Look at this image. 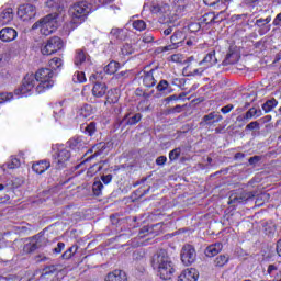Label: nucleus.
I'll list each match as a JSON object with an SVG mask.
<instances>
[{
	"label": "nucleus",
	"instance_id": "1",
	"mask_svg": "<svg viewBox=\"0 0 281 281\" xmlns=\"http://www.w3.org/2000/svg\"><path fill=\"white\" fill-rule=\"evenodd\" d=\"M52 78H54V71L49 68H41L35 72V75L27 74L24 77L20 89L15 90V93L27 95V93L34 89L36 82H40L36 86V92L43 93V91H47V89H52L54 87V80H52Z\"/></svg>",
	"mask_w": 281,
	"mask_h": 281
},
{
	"label": "nucleus",
	"instance_id": "2",
	"mask_svg": "<svg viewBox=\"0 0 281 281\" xmlns=\"http://www.w3.org/2000/svg\"><path fill=\"white\" fill-rule=\"evenodd\" d=\"M151 267L158 271V276H160L161 280L172 279V274L175 273V266L172 260H170L166 249H160L154 254L151 257Z\"/></svg>",
	"mask_w": 281,
	"mask_h": 281
},
{
	"label": "nucleus",
	"instance_id": "3",
	"mask_svg": "<svg viewBox=\"0 0 281 281\" xmlns=\"http://www.w3.org/2000/svg\"><path fill=\"white\" fill-rule=\"evenodd\" d=\"M91 9H92V5H91V2L89 1L82 0L75 3L69 9L71 21L66 24V27H70V30H76L78 25L87 21V16H89Z\"/></svg>",
	"mask_w": 281,
	"mask_h": 281
},
{
	"label": "nucleus",
	"instance_id": "4",
	"mask_svg": "<svg viewBox=\"0 0 281 281\" xmlns=\"http://www.w3.org/2000/svg\"><path fill=\"white\" fill-rule=\"evenodd\" d=\"M43 36H49L58 30V13H50L33 24V30H38Z\"/></svg>",
	"mask_w": 281,
	"mask_h": 281
},
{
	"label": "nucleus",
	"instance_id": "5",
	"mask_svg": "<svg viewBox=\"0 0 281 281\" xmlns=\"http://www.w3.org/2000/svg\"><path fill=\"white\" fill-rule=\"evenodd\" d=\"M63 47H65L63 40L58 36H53L42 44L41 53L43 56H52V54L60 52Z\"/></svg>",
	"mask_w": 281,
	"mask_h": 281
},
{
	"label": "nucleus",
	"instance_id": "6",
	"mask_svg": "<svg viewBox=\"0 0 281 281\" xmlns=\"http://www.w3.org/2000/svg\"><path fill=\"white\" fill-rule=\"evenodd\" d=\"M18 16L21 21H32L36 19V7L33 4H22L18 9Z\"/></svg>",
	"mask_w": 281,
	"mask_h": 281
},
{
	"label": "nucleus",
	"instance_id": "7",
	"mask_svg": "<svg viewBox=\"0 0 281 281\" xmlns=\"http://www.w3.org/2000/svg\"><path fill=\"white\" fill-rule=\"evenodd\" d=\"M256 196V191H243L237 194H233L229 196V205H240V203H247V201H251Z\"/></svg>",
	"mask_w": 281,
	"mask_h": 281
},
{
	"label": "nucleus",
	"instance_id": "8",
	"mask_svg": "<svg viewBox=\"0 0 281 281\" xmlns=\"http://www.w3.org/2000/svg\"><path fill=\"white\" fill-rule=\"evenodd\" d=\"M180 256L186 267H189V265H192L194 260H196V250L192 245H184L181 249Z\"/></svg>",
	"mask_w": 281,
	"mask_h": 281
},
{
	"label": "nucleus",
	"instance_id": "9",
	"mask_svg": "<svg viewBox=\"0 0 281 281\" xmlns=\"http://www.w3.org/2000/svg\"><path fill=\"white\" fill-rule=\"evenodd\" d=\"M162 225L161 223L151 224L140 228L138 233V238H146V236H159L161 234Z\"/></svg>",
	"mask_w": 281,
	"mask_h": 281
},
{
	"label": "nucleus",
	"instance_id": "10",
	"mask_svg": "<svg viewBox=\"0 0 281 281\" xmlns=\"http://www.w3.org/2000/svg\"><path fill=\"white\" fill-rule=\"evenodd\" d=\"M71 159V151H69L67 148L58 149L56 154V160L57 170H63V168H67V162Z\"/></svg>",
	"mask_w": 281,
	"mask_h": 281
},
{
	"label": "nucleus",
	"instance_id": "11",
	"mask_svg": "<svg viewBox=\"0 0 281 281\" xmlns=\"http://www.w3.org/2000/svg\"><path fill=\"white\" fill-rule=\"evenodd\" d=\"M138 122H142V113H127L124 115L123 120L120 121V126H135V124H138Z\"/></svg>",
	"mask_w": 281,
	"mask_h": 281
},
{
	"label": "nucleus",
	"instance_id": "12",
	"mask_svg": "<svg viewBox=\"0 0 281 281\" xmlns=\"http://www.w3.org/2000/svg\"><path fill=\"white\" fill-rule=\"evenodd\" d=\"M223 115L211 112L202 117V121L200 122L201 126H213V124H216L218 122H222Z\"/></svg>",
	"mask_w": 281,
	"mask_h": 281
},
{
	"label": "nucleus",
	"instance_id": "13",
	"mask_svg": "<svg viewBox=\"0 0 281 281\" xmlns=\"http://www.w3.org/2000/svg\"><path fill=\"white\" fill-rule=\"evenodd\" d=\"M16 36H19V33L12 27H4L0 31V41H3V43L14 41L16 40Z\"/></svg>",
	"mask_w": 281,
	"mask_h": 281
},
{
	"label": "nucleus",
	"instance_id": "14",
	"mask_svg": "<svg viewBox=\"0 0 281 281\" xmlns=\"http://www.w3.org/2000/svg\"><path fill=\"white\" fill-rule=\"evenodd\" d=\"M199 280V271L194 268L183 270L178 277V281H196Z\"/></svg>",
	"mask_w": 281,
	"mask_h": 281
},
{
	"label": "nucleus",
	"instance_id": "15",
	"mask_svg": "<svg viewBox=\"0 0 281 281\" xmlns=\"http://www.w3.org/2000/svg\"><path fill=\"white\" fill-rule=\"evenodd\" d=\"M67 144L72 150H85L87 148V140L82 139V136L70 138Z\"/></svg>",
	"mask_w": 281,
	"mask_h": 281
},
{
	"label": "nucleus",
	"instance_id": "16",
	"mask_svg": "<svg viewBox=\"0 0 281 281\" xmlns=\"http://www.w3.org/2000/svg\"><path fill=\"white\" fill-rule=\"evenodd\" d=\"M269 23H271V15L266 19L260 18L256 20L255 25L259 27V34L261 36L271 30V25H269Z\"/></svg>",
	"mask_w": 281,
	"mask_h": 281
},
{
	"label": "nucleus",
	"instance_id": "17",
	"mask_svg": "<svg viewBox=\"0 0 281 281\" xmlns=\"http://www.w3.org/2000/svg\"><path fill=\"white\" fill-rule=\"evenodd\" d=\"M52 168V162L49 160H40L32 165V170L36 172V175H43V172H47Z\"/></svg>",
	"mask_w": 281,
	"mask_h": 281
},
{
	"label": "nucleus",
	"instance_id": "18",
	"mask_svg": "<svg viewBox=\"0 0 281 281\" xmlns=\"http://www.w3.org/2000/svg\"><path fill=\"white\" fill-rule=\"evenodd\" d=\"M14 21V9L7 8L0 13V25H8Z\"/></svg>",
	"mask_w": 281,
	"mask_h": 281
},
{
	"label": "nucleus",
	"instance_id": "19",
	"mask_svg": "<svg viewBox=\"0 0 281 281\" xmlns=\"http://www.w3.org/2000/svg\"><path fill=\"white\" fill-rule=\"evenodd\" d=\"M218 63V59L216 58V50H211L204 58L199 63V65H204V69H207L210 67H213V65H216Z\"/></svg>",
	"mask_w": 281,
	"mask_h": 281
},
{
	"label": "nucleus",
	"instance_id": "20",
	"mask_svg": "<svg viewBox=\"0 0 281 281\" xmlns=\"http://www.w3.org/2000/svg\"><path fill=\"white\" fill-rule=\"evenodd\" d=\"M106 83L95 82L92 88V95H94V98H104V95H106Z\"/></svg>",
	"mask_w": 281,
	"mask_h": 281
},
{
	"label": "nucleus",
	"instance_id": "21",
	"mask_svg": "<svg viewBox=\"0 0 281 281\" xmlns=\"http://www.w3.org/2000/svg\"><path fill=\"white\" fill-rule=\"evenodd\" d=\"M223 250V244L221 243H215L210 245L204 254L205 256H207V258H214V256H217V254H221V251Z\"/></svg>",
	"mask_w": 281,
	"mask_h": 281
},
{
	"label": "nucleus",
	"instance_id": "22",
	"mask_svg": "<svg viewBox=\"0 0 281 281\" xmlns=\"http://www.w3.org/2000/svg\"><path fill=\"white\" fill-rule=\"evenodd\" d=\"M106 143H98L92 148L88 149L87 153H94L89 159H93V157H100V155H104V150H106Z\"/></svg>",
	"mask_w": 281,
	"mask_h": 281
},
{
	"label": "nucleus",
	"instance_id": "23",
	"mask_svg": "<svg viewBox=\"0 0 281 281\" xmlns=\"http://www.w3.org/2000/svg\"><path fill=\"white\" fill-rule=\"evenodd\" d=\"M140 80H142L144 87H147L148 89H150V87H155V85H157V80H155V77L153 76V70H150L149 72H144L140 76Z\"/></svg>",
	"mask_w": 281,
	"mask_h": 281
},
{
	"label": "nucleus",
	"instance_id": "24",
	"mask_svg": "<svg viewBox=\"0 0 281 281\" xmlns=\"http://www.w3.org/2000/svg\"><path fill=\"white\" fill-rule=\"evenodd\" d=\"M126 272L122 270H114L105 277V281H126Z\"/></svg>",
	"mask_w": 281,
	"mask_h": 281
},
{
	"label": "nucleus",
	"instance_id": "25",
	"mask_svg": "<svg viewBox=\"0 0 281 281\" xmlns=\"http://www.w3.org/2000/svg\"><path fill=\"white\" fill-rule=\"evenodd\" d=\"M179 36H181V33H173L170 37L171 44L162 47L161 52H170L172 49H177L179 47V43H181Z\"/></svg>",
	"mask_w": 281,
	"mask_h": 281
},
{
	"label": "nucleus",
	"instance_id": "26",
	"mask_svg": "<svg viewBox=\"0 0 281 281\" xmlns=\"http://www.w3.org/2000/svg\"><path fill=\"white\" fill-rule=\"evenodd\" d=\"M80 130L85 135H88L89 137H93V135H95L98 131V127L95 126V122H90V123L82 124L80 126Z\"/></svg>",
	"mask_w": 281,
	"mask_h": 281
},
{
	"label": "nucleus",
	"instance_id": "27",
	"mask_svg": "<svg viewBox=\"0 0 281 281\" xmlns=\"http://www.w3.org/2000/svg\"><path fill=\"white\" fill-rule=\"evenodd\" d=\"M87 60H89V55H87V52H85V49H77L75 54V65L80 67V65L87 63Z\"/></svg>",
	"mask_w": 281,
	"mask_h": 281
},
{
	"label": "nucleus",
	"instance_id": "28",
	"mask_svg": "<svg viewBox=\"0 0 281 281\" xmlns=\"http://www.w3.org/2000/svg\"><path fill=\"white\" fill-rule=\"evenodd\" d=\"M200 23L211 25V23H221V20H216V14L214 12H209L200 19Z\"/></svg>",
	"mask_w": 281,
	"mask_h": 281
},
{
	"label": "nucleus",
	"instance_id": "29",
	"mask_svg": "<svg viewBox=\"0 0 281 281\" xmlns=\"http://www.w3.org/2000/svg\"><path fill=\"white\" fill-rule=\"evenodd\" d=\"M93 113V108L89 104H83L77 112V117H90Z\"/></svg>",
	"mask_w": 281,
	"mask_h": 281
},
{
	"label": "nucleus",
	"instance_id": "30",
	"mask_svg": "<svg viewBox=\"0 0 281 281\" xmlns=\"http://www.w3.org/2000/svg\"><path fill=\"white\" fill-rule=\"evenodd\" d=\"M47 8H52L55 10V12H63L65 10V5H63V2L60 0H47L46 1Z\"/></svg>",
	"mask_w": 281,
	"mask_h": 281
},
{
	"label": "nucleus",
	"instance_id": "31",
	"mask_svg": "<svg viewBox=\"0 0 281 281\" xmlns=\"http://www.w3.org/2000/svg\"><path fill=\"white\" fill-rule=\"evenodd\" d=\"M111 36L116 41H126V31L124 29H112Z\"/></svg>",
	"mask_w": 281,
	"mask_h": 281
},
{
	"label": "nucleus",
	"instance_id": "32",
	"mask_svg": "<svg viewBox=\"0 0 281 281\" xmlns=\"http://www.w3.org/2000/svg\"><path fill=\"white\" fill-rule=\"evenodd\" d=\"M120 69V63L112 60L104 67V72L113 76Z\"/></svg>",
	"mask_w": 281,
	"mask_h": 281
},
{
	"label": "nucleus",
	"instance_id": "33",
	"mask_svg": "<svg viewBox=\"0 0 281 281\" xmlns=\"http://www.w3.org/2000/svg\"><path fill=\"white\" fill-rule=\"evenodd\" d=\"M120 101V95H117V92L110 90L108 91L105 104H117Z\"/></svg>",
	"mask_w": 281,
	"mask_h": 281
},
{
	"label": "nucleus",
	"instance_id": "34",
	"mask_svg": "<svg viewBox=\"0 0 281 281\" xmlns=\"http://www.w3.org/2000/svg\"><path fill=\"white\" fill-rule=\"evenodd\" d=\"M262 115V110L250 108L244 115V120H251V117H260Z\"/></svg>",
	"mask_w": 281,
	"mask_h": 281
},
{
	"label": "nucleus",
	"instance_id": "35",
	"mask_svg": "<svg viewBox=\"0 0 281 281\" xmlns=\"http://www.w3.org/2000/svg\"><path fill=\"white\" fill-rule=\"evenodd\" d=\"M277 106L278 101L276 99H270L262 104V110L265 111V113H270V111H273V109H276Z\"/></svg>",
	"mask_w": 281,
	"mask_h": 281
},
{
	"label": "nucleus",
	"instance_id": "36",
	"mask_svg": "<svg viewBox=\"0 0 281 281\" xmlns=\"http://www.w3.org/2000/svg\"><path fill=\"white\" fill-rule=\"evenodd\" d=\"M102 190H104V184H102V181L100 180L94 181L92 184V192L94 196H101Z\"/></svg>",
	"mask_w": 281,
	"mask_h": 281
},
{
	"label": "nucleus",
	"instance_id": "37",
	"mask_svg": "<svg viewBox=\"0 0 281 281\" xmlns=\"http://www.w3.org/2000/svg\"><path fill=\"white\" fill-rule=\"evenodd\" d=\"M229 262V257L225 255H220L214 259V267H225Z\"/></svg>",
	"mask_w": 281,
	"mask_h": 281
},
{
	"label": "nucleus",
	"instance_id": "38",
	"mask_svg": "<svg viewBox=\"0 0 281 281\" xmlns=\"http://www.w3.org/2000/svg\"><path fill=\"white\" fill-rule=\"evenodd\" d=\"M78 251V246L74 245L69 249H67L63 255V260H69L72 256H76V252Z\"/></svg>",
	"mask_w": 281,
	"mask_h": 281
},
{
	"label": "nucleus",
	"instance_id": "39",
	"mask_svg": "<svg viewBox=\"0 0 281 281\" xmlns=\"http://www.w3.org/2000/svg\"><path fill=\"white\" fill-rule=\"evenodd\" d=\"M41 247V241H31L24 246L25 251L27 254H32V251H36V249H40Z\"/></svg>",
	"mask_w": 281,
	"mask_h": 281
},
{
	"label": "nucleus",
	"instance_id": "40",
	"mask_svg": "<svg viewBox=\"0 0 281 281\" xmlns=\"http://www.w3.org/2000/svg\"><path fill=\"white\" fill-rule=\"evenodd\" d=\"M49 67L50 69H60L63 67V59L55 57L53 59L49 60Z\"/></svg>",
	"mask_w": 281,
	"mask_h": 281
},
{
	"label": "nucleus",
	"instance_id": "41",
	"mask_svg": "<svg viewBox=\"0 0 281 281\" xmlns=\"http://www.w3.org/2000/svg\"><path fill=\"white\" fill-rule=\"evenodd\" d=\"M132 25L134 30H137L138 32H144V30H146V22L144 20H135Z\"/></svg>",
	"mask_w": 281,
	"mask_h": 281
},
{
	"label": "nucleus",
	"instance_id": "42",
	"mask_svg": "<svg viewBox=\"0 0 281 281\" xmlns=\"http://www.w3.org/2000/svg\"><path fill=\"white\" fill-rule=\"evenodd\" d=\"M128 76H131V72L128 70H125V71H121L119 74H115L113 76V79L119 80L120 82H124V80H126V78H128Z\"/></svg>",
	"mask_w": 281,
	"mask_h": 281
},
{
	"label": "nucleus",
	"instance_id": "43",
	"mask_svg": "<svg viewBox=\"0 0 281 281\" xmlns=\"http://www.w3.org/2000/svg\"><path fill=\"white\" fill-rule=\"evenodd\" d=\"M21 166V160L19 158L12 156L10 162H7V168L10 170H14V168H19Z\"/></svg>",
	"mask_w": 281,
	"mask_h": 281
},
{
	"label": "nucleus",
	"instance_id": "44",
	"mask_svg": "<svg viewBox=\"0 0 281 281\" xmlns=\"http://www.w3.org/2000/svg\"><path fill=\"white\" fill-rule=\"evenodd\" d=\"M180 156H181V147H177L169 153L170 161H177V159H179Z\"/></svg>",
	"mask_w": 281,
	"mask_h": 281
},
{
	"label": "nucleus",
	"instance_id": "45",
	"mask_svg": "<svg viewBox=\"0 0 281 281\" xmlns=\"http://www.w3.org/2000/svg\"><path fill=\"white\" fill-rule=\"evenodd\" d=\"M74 82H87V77L85 76V72L77 71L72 76Z\"/></svg>",
	"mask_w": 281,
	"mask_h": 281
},
{
	"label": "nucleus",
	"instance_id": "46",
	"mask_svg": "<svg viewBox=\"0 0 281 281\" xmlns=\"http://www.w3.org/2000/svg\"><path fill=\"white\" fill-rule=\"evenodd\" d=\"M14 98V94L8 92H0V104H4V102H10Z\"/></svg>",
	"mask_w": 281,
	"mask_h": 281
},
{
	"label": "nucleus",
	"instance_id": "47",
	"mask_svg": "<svg viewBox=\"0 0 281 281\" xmlns=\"http://www.w3.org/2000/svg\"><path fill=\"white\" fill-rule=\"evenodd\" d=\"M134 49L131 44H124L123 47L121 48V54L123 56H131L133 54Z\"/></svg>",
	"mask_w": 281,
	"mask_h": 281
},
{
	"label": "nucleus",
	"instance_id": "48",
	"mask_svg": "<svg viewBox=\"0 0 281 281\" xmlns=\"http://www.w3.org/2000/svg\"><path fill=\"white\" fill-rule=\"evenodd\" d=\"M170 87V83L167 80H160L159 83L157 85L156 89L157 91H166Z\"/></svg>",
	"mask_w": 281,
	"mask_h": 281
},
{
	"label": "nucleus",
	"instance_id": "49",
	"mask_svg": "<svg viewBox=\"0 0 281 281\" xmlns=\"http://www.w3.org/2000/svg\"><path fill=\"white\" fill-rule=\"evenodd\" d=\"M201 22H191L188 27L191 32H199L201 30Z\"/></svg>",
	"mask_w": 281,
	"mask_h": 281
},
{
	"label": "nucleus",
	"instance_id": "50",
	"mask_svg": "<svg viewBox=\"0 0 281 281\" xmlns=\"http://www.w3.org/2000/svg\"><path fill=\"white\" fill-rule=\"evenodd\" d=\"M203 2L205 3V5H217V8H221V5H223V1L221 0H203Z\"/></svg>",
	"mask_w": 281,
	"mask_h": 281
},
{
	"label": "nucleus",
	"instance_id": "51",
	"mask_svg": "<svg viewBox=\"0 0 281 281\" xmlns=\"http://www.w3.org/2000/svg\"><path fill=\"white\" fill-rule=\"evenodd\" d=\"M255 128H260V123H258V121L250 122L246 126V130H248V131H255Z\"/></svg>",
	"mask_w": 281,
	"mask_h": 281
},
{
	"label": "nucleus",
	"instance_id": "52",
	"mask_svg": "<svg viewBox=\"0 0 281 281\" xmlns=\"http://www.w3.org/2000/svg\"><path fill=\"white\" fill-rule=\"evenodd\" d=\"M172 85H175L176 87H183V85H186V79L175 78L172 79Z\"/></svg>",
	"mask_w": 281,
	"mask_h": 281
},
{
	"label": "nucleus",
	"instance_id": "53",
	"mask_svg": "<svg viewBox=\"0 0 281 281\" xmlns=\"http://www.w3.org/2000/svg\"><path fill=\"white\" fill-rule=\"evenodd\" d=\"M102 170V165L94 164L92 167L89 168L88 172H92L95 175V172H100Z\"/></svg>",
	"mask_w": 281,
	"mask_h": 281
},
{
	"label": "nucleus",
	"instance_id": "54",
	"mask_svg": "<svg viewBox=\"0 0 281 281\" xmlns=\"http://www.w3.org/2000/svg\"><path fill=\"white\" fill-rule=\"evenodd\" d=\"M261 159H262V157H260V156H254L248 159V164L250 166H256V164L260 162Z\"/></svg>",
	"mask_w": 281,
	"mask_h": 281
},
{
	"label": "nucleus",
	"instance_id": "55",
	"mask_svg": "<svg viewBox=\"0 0 281 281\" xmlns=\"http://www.w3.org/2000/svg\"><path fill=\"white\" fill-rule=\"evenodd\" d=\"M101 181H103V183L105 186H109V183H111V181H113V175L109 173L106 176H102Z\"/></svg>",
	"mask_w": 281,
	"mask_h": 281
},
{
	"label": "nucleus",
	"instance_id": "56",
	"mask_svg": "<svg viewBox=\"0 0 281 281\" xmlns=\"http://www.w3.org/2000/svg\"><path fill=\"white\" fill-rule=\"evenodd\" d=\"M272 25H274V27H281V12L273 19Z\"/></svg>",
	"mask_w": 281,
	"mask_h": 281
},
{
	"label": "nucleus",
	"instance_id": "57",
	"mask_svg": "<svg viewBox=\"0 0 281 281\" xmlns=\"http://www.w3.org/2000/svg\"><path fill=\"white\" fill-rule=\"evenodd\" d=\"M63 249H65V243L59 241L57 244V247L53 249L54 254H60V251H63Z\"/></svg>",
	"mask_w": 281,
	"mask_h": 281
},
{
	"label": "nucleus",
	"instance_id": "58",
	"mask_svg": "<svg viewBox=\"0 0 281 281\" xmlns=\"http://www.w3.org/2000/svg\"><path fill=\"white\" fill-rule=\"evenodd\" d=\"M233 109H234L233 104L225 105L221 109V113H223L224 115H227V113H229V111H232Z\"/></svg>",
	"mask_w": 281,
	"mask_h": 281
},
{
	"label": "nucleus",
	"instance_id": "59",
	"mask_svg": "<svg viewBox=\"0 0 281 281\" xmlns=\"http://www.w3.org/2000/svg\"><path fill=\"white\" fill-rule=\"evenodd\" d=\"M155 41V37H153L151 34L145 33L143 36V43H153Z\"/></svg>",
	"mask_w": 281,
	"mask_h": 281
},
{
	"label": "nucleus",
	"instance_id": "60",
	"mask_svg": "<svg viewBox=\"0 0 281 281\" xmlns=\"http://www.w3.org/2000/svg\"><path fill=\"white\" fill-rule=\"evenodd\" d=\"M166 161H168V158H166V156H159L156 159V165L157 166H164L166 164Z\"/></svg>",
	"mask_w": 281,
	"mask_h": 281
},
{
	"label": "nucleus",
	"instance_id": "61",
	"mask_svg": "<svg viewBox=\"0 0 281 281\" xmlns=\"http://www.w3.org/2000/svg\"><path fill=\"white\" fill-rule=\"evenodd\" d=\"M44 271V276H49V273H54V271H56V266H47Z\"/></svg>",
	"mask_w": 281,
	"mask_h": 281
},
{
	"label": "nucleus",
	"instance_id": "62",
	"mask_svg": "<svg viewBox=\"0 0 281 281\" xmlns=\"http://www.w3.org/2000/svg\"><path fill=\"white\" fill-rule=\"evenodd\" d=\"M183 95H186V94H180V95L172 94V95H169V97L166 99V101H167V102H172V101H176V100H179V99L183 98Z\"/></svg>",
	"mask_w": 281,
	"mask_h": 281
},
{
	"label": "nucleus",
	"instance_id": "63",
	"mask_svg": "<svg viewBox=\"0 0 281 281\" xmlns=\"http://www.w3.org/2000/svg\"><path fill=\"white\" fill-rule=\"evenodd\" d=\"M173 30H175L173 26H168L167 29L164 30V35L170 36V34H172Z\"/></svg>",
	"mask_w": 281,
	"mask_h": 281
},
{
	"label": "nucleus",
	"instance_id": "64",
	"mask_svg": "<svg viewBox=\"0 0 281 281\" xmlns=\"http://www.w3.org/2000/svg\"><path fill=\"white\" fill-rule=\"evenodd\" d=\"M36 262H45V260H48V258L44 255H38L35 257Z\"/></svg>",
	"mask_w": 281,
	"mask_h": 281
}]
</instances>
